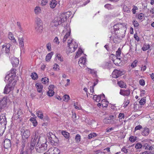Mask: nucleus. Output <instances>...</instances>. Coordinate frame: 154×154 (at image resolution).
<instances>
[{
    "mask_svg": "<svg viewBox=\"0 0 154 154\" xmlns=\"http://www.w3.org/2000/svg\"><path fill=\"white\" fill-rule=\"evenodd\" d=\"M70 12L68 11L65 13H62L59 16L56 17L51 23L50 28L51 31H54L57 28L58 26L66 21L71 15Z\"/></svg>",
    "mask_w": 154,
    "mask_h": 154,
    "instance_id": "1",
    "label": "nucleus"
},
{
    "mask_svg": "<svg viewBox=\"0 0 154 154\" xmlns=\"http://www.w3.org/2000/svg\"><path fill=\"white\" fill-rule=\"evenodd\" d=\"M126 24L125 23H117L113 26V31L112 33L116 35L118 37L122 36L126 29Z\"/></svg>",
    "mask_w": 154,
    "mask_h": 154,
    "instance_id": "2",
    "label": "nucleus"
},
{
    "mask_svg": "<svg viewBox=\"0 0 154 154\" xmlns=\"http://www.w3.org/2000/svg\"><path fill=\"white\" fill-rule=\"evenodd\" d=\"M38 144L35 146V149L37 152L41 153H44L45 150L47 149V144L45 143Z\"/></svg>",
    "mask_w": 154,
    "mask_h": 154,
    "instance_id": "3",
    "label": "nucleus"
},
{
    "mask_svg": "<svg viewBox=\"0 0 154 154\" xmlns=\"http://www.w3.org/2000/svg\"><path fill=\"white\" fill-rule=\"evenodd\" d=\"M70 41L69 40L68 41V46L69 49L67 50V52L72 53L75 51L78 47V45L77 43L75 42H72L70 43L69 42Z\"/></svg>",
    "mask_w": 154,
    "mask_h": 154,
    "instance_id": "4",
    "label": "nucleus"
},
{
    "mask_svg": "<svg viewBox=\"0 0 154 154\" xmlns=\"http://www.w3.org/2000/svg\"><path fill=\"white\" fill-rule=\"evenodd\" d=\"M33 137L31 141L34 142L35 143H37L36 145H38V144L40 143L42 140L45 139L44 137H41L39 136V134L37 132H35V133L33 134Z\"/></svg>",
    "mask_w": 154,
    "mask_h": 154,
    "instance_id": "5",
    "label": "nucleus"
},
{
    "mask_svg": "<svg viewBox=\"0 0 154 154\" xmlns=\"http://www.w3.org/2000/svg\"><path fill=\"white\" fill-rule=\"evenodd\" d=\"M64 33H65V34L63 37V42H65L66 41V39L70 35L71 29L69 26H66L64 28V29L62 32V33L64 35Z\"/></svg>",
    "mask_w": 154,
    "mask_h": 154,
    "instance_id": "6",
    "label": "nucleus"
},
{
    "mask_svg": "<svg viewBox=\"0 0 154 154\" xmlns=\"http://www.w3.org/2000/svg\"><path fill=\"white\" fill-rule=\"evenodd\" d=\"M21 134L23 139H27L30 135V131L27 129L23 128L21 129Z\"/></svg>",
    "mask_w": 154,
    "mask_h": 154,
    "instance_id": "7",
    "label": "nucleus"
},
{
    "mask_svg": "<svg viewBox=\"0 0 154 154\" xmlns=\"http://www.w3.org/2000/svg\"><path fill=\"white\" fill-rule=\"evenodd\" d=\"M16 70L15 69H12L11 70V73H9L6 75L5 81V80H9V82H10L12 81L13 78L15 76L16 74L15 72Z\"/></svg>",
    "mask_w": 154,
    "mask_h": 154,
    "instance_id": "8",
    "label": "nucleus"
},
{
    "mask_svg": "<svg viewBox=\"0 0 154 154\" xmlns=\"http://www.w3.org/2000/svg\"><path fill=\"white\" fill-rule=\"evenodd\" d=\"M47 136L50 142L57 143L58 139L54 134L51 132H49L47 134Z\"/></svg>",
    "mask_w": 154,
    "mask_h": 154,
    "instance_id": "9",
    "label": "nucleus"
},
{
    "mask_svg": "<svg viewBox=\"0 0 154 154\" xmlns=\"http://www.w3.org/2000/svg\"><path fill=\"white\" fill-rule=\"evenodd\" d=\"M49 154H60V150L57 148L52 147L49 148L48 151Z\"/></svg>",
    "mask_w": 154,
    "mask_h": 154,
    "instance_id": "10",
    "label": "nucleus"
},
{
    "mask_svg": "<svg viewBox=\"0 0 154 154\" xmlns=\"http://www.w3.org/2000/svg\"><path fill=\"white\" fill-rule=\"evenodd\" d=\"M123 74V72L121 70L115 69L112 73V77L116 79Z\"/></svg>",
    "mask_w": 154,
    "mask_h": 154,
    "instance_id": "11",
    "label": "nucleus"
},
{
    "mask_svg": "<svg viewBox=\"0 0 154 154\" xmlns=\"http://www.w3.org/2000/svg\"><path fill=\"white\" fill-rule=\"evenodd\" d=\"M14 89L13 87L11 86V83H10L7 85L5 88L4 93L5 94L9 93L11 91Z\"/></svg>",
    "mask_w": 154,
    "mask_h": 154,
    "instance_id": "12",
    "label": "nucleus"
},
{
    "mask_svg": "<svg viewBox=\"0 0 154 154\" xmlns=\"http://www.w3.org/2000/svg\"><path fill=\"white\" fill-rule=\"evenodd\" d=\"M6 98L4 97L0 100V112L6 106Z\"/></svg>",
    "mask_w": 154,
    "mask_h": 154,
    "instance_id": "13",
    "label": "nucleus"
},
{
    "mask_svg": "<svg viewBox=\"0 0 154 154\" xmlns=\"http://www.w3.org/2000/svg\"><path fill=\"white\" fill-rule=\"evenodd\" d=\"M79 64L81 67H84L86 63V58L85 57H82L79 60Z\"/></svg>",
    "mask_w": 154,
    "mask_h": 154,
    "instance_id": "14",
    "label": "nucleus"
},
{
    "mask_svg": "<svg viewBox=\"0 0 154 154\" xmlns=\"http://www.w3.org/2000/svg\"><path fill=\"white\" fill-rule=\"evenodd\" d=\"M6 120L5 116L2 114L0 116V125L2 126H4L6 125Z\"/></svg>",
    "mask_w": 154,
    "mask_h": 154,
    "instance_id": "15",
    "label": "nucleus"
},
{
    "mask_svg": "<svg viewBox=\"0 0 154 154\" xmlns=\"http://www.w3.org/2000/svg\"><path fill=\"white\" fill-rule=\"evenodd\" d=\"M12 64L13 67H16L19 63V59L15 57H13L11 58Z\"/></svg>",
    "mask_w": 154,
    "mask_h": 154,
    "instance_id": "16",
    "label": "nucleus"
},
{
    "mask_svg": "<svg viewBox=\"0 0 154 154\" xmlns=\"http://www.w3.org/2000/svg\"><path fill=\"white\" fill-rule=\"evenodd\" d=\"M11 145V143L10 140L6 139L4 141V147L5 149H8L10 147Z\"/></svg>",
    "mask_w": 154,
    "mask_h": 154,
    "instance_id": "17",
    "label": "nucleus"
},
{
    "mask_svg": "<svg viewBox=\"0 0 154 154\" xmlns=\"http://www.w3.org/2000/svg\"><path fill=\"white\" fill-rule=\"evenodd\" d=\"M22 112L21 109H19L17 111H15L13 117H15L17 118H19L21 117L22 114Z\"/></svg>",
    "mask_w": 154,
    "mask_h": 154,
    "instance_id": "18",
    "label": "nucleus"
},
{
    "mask_svg": "<svg viewBox=\"0 0 154 154\" xmlns=\"http://www.w3.org/2000/svg\"><path fill=\"white\" fill-rule=\"evenodd\" d=\"M150 130L149 128L145 127L141 131V134L143 136H147L149 134Z\"/></svg>",
    "mask_w": 154,
    "mask_h": 154,
    "instance_id": "19",
    "label": "nucleus"
},
{
    "mask_svg": "<svg viewBox=\"0 0 154 154\" xmlns=\"http://www.w3.org/2000/svg\"><path fill=\"white\" fill-rule=\"evenodd\" d=\"M119 94L123 96H128L130 94V91L129 89L126 90H120Z\"/></svg>",
    "mask_w": 154,
    "mask_h": 154,
    "instance_id": "20",
    "label": "nucleus"
},
{
    "mask_svg": "<svg viewBox=\"0 0 154 154\" xmlns=\"http://www.w3.org/2000/svg\"><path fill=\"white\" fill-rule=\"evenodd\" d=\"M35 86L38 91L41 93L43 89V85L40 83H37L36 84Z\"/></svg>",
    "mask_w": 154,
    "mask_h": 154,
    "instance_id": "21",
    "label": "nucleus"
},
{
    "mask_svg": "<svg viewBox=\"0 0 154 154\" xmlns=\"http://www.w3.org/2000/svg\"><path fill=\"white\" fill-rule=\"evenodd\" d=\"M101 98V95H94L93 97V100L97 102H99L100 101Z\"/></svg>",
    "mask_w": 154,
    "mask_h": 154,
    "instance_id": "22",
    "label": "nucleus"
},
{
    "mask_svg": "<svg viewBox=\"0 0 154 154\" xmlns=\"http://www.w3.org/2000/svg\"><path fill=\"white\" fill-rule=\"evenodd\" d=\"M24 39L23 38H19V43L20 46L21 47V50H23L24 47Z\"/></svg>",
    "mask_w": 154,
    "mask_h": 154,
    "instance_id": "23",
    "label": "nucleus"
},
{
    "mask_svg": "<svg viewBox=\"0 0 154 154\" xmlns=\"http://www.w3.org/2000/svg\"><path fill=\"white\" fill-rule=\"evenodd\" d=\"M57 4V2L55 0H51L50 3V7L52 8H54L56 6Z\"/></svg>",
    "mask_w": 154,
    "mask_h": 154,
    "instance_id": "24",
    "label": "nucleus"
},
{
    "mask_svg": "<svg viewBox=\"0 0 154 154\" xmlns=\"http://www.w3.org/2000/svg\"><path fill=\"white\" fill-rule=\"evenodd\" d=\"M118 85L120 87L122 88H126V84L123 81H120L118 82L117 83Z\"/></svg>",
    "mask_w": 154,
    "mask_h": 154,
    "instance_id": "25",
    "label": "nucleus"
},
{
    "mask_svg": "<svg viewBox=\"0 0 154 154\" xmlns=\"http://www.w3.org/2000/svg\"><path fill=\"white\" fill-rule=\"evenodd\" d=\"M43 27L42 25L37 26L35 27V30L38 32H41L42 31Z\"/></svg>",
    "mask_w": 154,
    "mask_h": 154,
    "instance_id": "26",
    "label": "nucleus"
},
{
    "mask_svg": "<svg viewBox=\"0 0 154 154\" xmlns=\"http://www.w3.org/2000/svg\"><path fill=\"white\" fill-rule=\"evenodd\" d=\"M8 37L12 41L14 42H16V39L14 36L13 35L11 32H9L8 35Z\"/></svg>",
    "mask_w": 154,
    "mask_h": 154,
    "instance_id": "27",
    "label": "nucleus"
},
{
    "mask_svg": "<svg viewBox=\"0 0 154 154\" xmlns=\"http://www.w3.org/2000/svg\"><path fill=\"white\" fill-rule=\"evenodd\" d=\"M36 115L40 119H42L43 117V115L42 111L41 110H38L36 112Z\"/></svg>",
    "mask_w": 154,
    "mask_h": 154,
    "instance_id": "28",
    "label": "nucleus"
},
{
    "mask_svg": "<svg viewBox=\"0 0 154 154\" xmlns=\"http://www.w3.org/2000/svg\"><path fill=\"white\" fill-rule=\"evenodd\" d=\"M53 55V52H51L49 53L46 56L45 60L47 61H48L51 59L52 56Z\"/></svg>",
    "mask_w": 154,
    "mask_h": 154,
    "instance_id": "29",
    "label": "nucleus"
},
{
    "mask_svg": "<svg viewBox=\"0 0 154 154\" xmlns=\"http://www.w3.org/2000/svg\"><path fill=\"white\" fill-rule=\"evenodd\" d=\"M121 54V51L120 48H119L116 51V55L117 59L120 60L121 58L120 57Z\"/></svg>",
    "mask_w": 154,
    "mask_h": 154,
    "instance_id": "30",
    "label": "nucleus"
},
{
    "mask_svg": "<svg viewBox=\"0 0 154 154\" xmlns=\"http://www.w3.org/2000/svg\"><path fill=\"white\" fill-rule=\"evenodd\" d=\"M83 53V51L81 49H79L78 51L77 52L75 56V58H77L79 57Z\"/></svg>",
    "mask_w": 154,
    "mask_h": 154,
    "instance_id": "31",
    "label": "nucleus"
},
{
    "mask_svg": "<svg viewBox=\"0 0 154 154\" xmlns=\"http://www.w3.org/2000/svg\"><path fill=\"white\" fill-rule=\"evenodd\" d=\"M34 12L36 14H38L41 12V10L40 7L36 6L34 9Z\"/></svg>",
    "mask_w": 154,
    "mask_h": 154,
    "instance_id": "32",
    "label": "nucleus"
},
{
    "mask_svg": "<svg viewBox=\"0 0 154 154\" xmlns=\"http://www.w3.org/2000/svg\"><path fill=\"white\" fill-rule=\"evenodd\" d=\"M101 104L103 107H106L108 104V102L105 99H103L101 101Z\"/></svg>",
    "mask_w": 154,
    "mask_h": 154,
    "instance_id": "33",
    "label": "nucleus"
},
{
    "mask_svg": "<svg viewBox=\"0 0 154 154\" xmlns=\"http://www.w3.org/2000/svg\"><path fill=\"white\" fill-rule=\"evenodd\" d=\"M27 143V140L23 139H22L21 142V147L22 148L21 149H23L24 147H25V144Z\"/></svg>",
    "mask_w": 154,
    "mask_h": 154,
    "instance_id": "34",
    "label": "nucleus"
},
{
    "mask_svg": "<svg viewBox=\"0 0 154 154\" xmlns=\"http://www.w3.org/2000/svg\"><path fill=\"white\" fill-rule=\"evenodd\" d=\"M88 71L90 72V73L92 75H96V71L94 69H91L89 68H87L86 69Z\"/></svg>",
    "mask_w": 154,
    "mask_h": 154,
    "instance_id": "35",
    "label": "nucleus"
},
{
    "mask_svg": "<svg viewBox=\"0 0 154 154\" xmlns=\"http://www.w3.org/2000/svg\"><path fill=\"white\" fill-rule=\"evenodd\" d=\"M36 23L37 24V26L39 25H42V21L41 19L38 17L36 18Z\"/></svg>",
    "mask_w": 154,
    "mask_h": 154,
    "instance_id": "36",
    "label": "nucleus"
},
{
    "mask_svg": "<svg viewBox=\"0 0 154 154\" xmlns=\"http://www.w3.org/2000/svg\"><path fill=\"white\" fill-rule=\"evenodd\" d=\"M103 122L104 123L106 124H109L111 122H112L111 120H110L109 118L107 117L105 118L103 120Z\"/></svg>",
    "mask_w": 154,
    "mask_h": 154,
    "instance_id": "37",
    "label": "nucleus"
},
{
    "mask_svg": "<svg viewBox=\"0 0 154 154\" xmlns=\"http://www.w3.org/2000/svg\"><path fill=\"white\" fill-rule=\"evenodd\" d=\"M48 79L46 77L42 78L41 80L42 83L44 84H46L47 83H48Z\"/></svg>",
    "mask_w": 154,
    "mask_h": 154,
    "instance_id": "38",
    "label": "nucleus"
},
{
    "mask_svg": "<svg viewBox=\"0 0 154 154\" xmlns=\"http://www.w3.org/2000/svg\"><path fill=\"white\" fill-rule=\"evenodd\" d=\"M150 46L149 44H146L144 45L142 49L143 51H146L149 48Z\"/></svg>",
    "mask_w": 154,
    "mask_h": 154,
    "instance_id": "39",
    "label": "nucleus"
},
{
    "mask_svg": "<svg viewBox=\"0 0 154 154\" xmlns=\"http://www.w3.org/2000/svg\"><path fill=\"white\" fill-rule=\"evenodd\" d=\"M17 28H18L20 31L22 32H23V30L21 27L20 23L19 22H17Z\"/></svg>",
    "mask_w": 154,
    "mask_h": 154,
    "instance_id": "40",
    "label": "nucleus"
},
{
    "mask_svg": "<svg viewBox=\"0 0 154 154\" xmlns=\"http://www.w3.org/2000/svg\"><path fill=\"white\" fill-rule=\"evenodd\" d=\"M62 134L66 138H68L69 137V134L67 132L62 131Z\"/></svg>",
    "mask_w": 154,
    "mask_h": 154,
    "instance_id": "41",
    "label": "nucleus"
},
{
    "mask_svg": "<svg viewBox=\"0 0 154 154\" xmlns=\"http://www.w3.org/2000/svg\"><path fill=\"white\" fill-rule=\"evenodd\" d=\"M104 7L108 10L111 9L113 8V6L111 4H107L105 5Z\"/></svg>",
    "mask_w": 154,
    "mask_h": 154,
    "instance_id": "42",
    "label": "nucleus"
},
{
    "mask_svg": "<svg viewBox=\"0 0 154 154\" xmlns=\"http://www.w3.org/2000/svg\"><path fill=\"white\" fill-rule=\"evenodd\" d=\"M63 98H64L63 100L66 102H67L68 101V100L70 99L69 96L67 94L64 95L63 96Z\"/></svg>",
    "mask_w": 154,
    "mask_h": 154,
    "instance_id": "43",
    "label": "nucleus"
},
{
    "mask_svg": "<svg viewBox=\"0 0 154 154\" xmlns=\"http://www.w3.org/2000/svg\"><path fill=\"white\" fill-rule=\"evenodd\" d=\"M31 76L32 78L34 80L36 79L38 77L37 74L35 72L32 73Z\"/></svg>",
    "mask_w": 154,
    "mask_h": 154,
    "instance_id": "44",
    "label": "nucleus"
},
{
    "mask_svg": "<svg viewBox=\"0 0 154 154\" xmlns=\"http://www.w3.org/2000/svg\"><path fill=\"white\" fill-rule=\"evenodd\" d=\"M97 136V134L95 133H91L88 135V138L91 139L93 137H95Z\"/></svg>",
    "mask_w": 154,
    "mask_h": 154,
    "instance_id": "45",
    "label": "nucleus"
},
{
    "mask_svg": "<svg viewBox=\"0 0 154 154\" xmlns=\"http://www.w3.org/2000/svg\"><path fill=\"white\" fill-rule=\"evenodd\" d=\"M54 93V91L53 90H51V91L48 90V91L47 92L48 95L50 97L53 96Z\"/></svg>",
    "mask_w": 154,
    "mask_h": 154,
    "instance_id": "46",
    "label": "nucleus"
},
{
    "mask_svg": "<svg viewBox=\"0 0 154 154\" xmlns=\"http://www.w3.org/2000/svg\"><path fill=\"white\" fill-rule=\"evenodd\" d=\"M109 117V118L110 120H111V121L112 122L116 118V115H112L110 116Z\"/></svg>",
    "mask_w": 154,
    "mask_h": 154,
    "instance_id": "47",
    "label": "nucleus"
},
{
    "mask_svg": "<svg viewBox=\"0 0 154 154\" xmlns=\"http://www.w3.org/2000/svg\"><path fill=\"white\" fill-rule=\"evenodd\" d=\"M143 145L140 143H137L136 144L135 146V147L137 149H140L142 147Z\"/></svg>",
    "mask_w": 154,
    "mask_h": 154,
    "instance_id": "48",
    "label": "nucleus"
},
{
    "mask_svg": "<svg viewBox=\"0 0 154 154\" xmlns=\"http://www.w3.org/2000/svg\"><path fill=\"white\" fill-rule=\"evenodd\" d=\"M53 69L55 70H57L59 69V66L57 64H55L53 68Z\"/></svg>",
    "mask_w": 154,
    "mask_h": 154,
    "instance_id": "49",
    "label": "nucleus"
},
{
    "mask_svg": "<svg viewBox=\"0 0 154 154\" xmlns=\"http://www.w3.org/2000/svg\"><path fill=\"white\" fill-rule=\"evenodd\" d=\"M57 59L60 61L62 62L63 61V57L60 54H57Z\"/></svg>",
    "mask_w": 154,
    "mask_h": 154,
    "instance_id": "50",
    "label": "nucleus"
},
{
    "mask_svg": "<svg viewBox=\"0 0 154 154\" xmlns=\"http://www.w3.org/2000/svg\"><path fill=\"white\" fill-rule=\"evenodd\" d=\"M81 137L80 135L77 134L76 135L75 137V139L77 142H79L80 141Z\"/></svg>",
    "mask_w": 154,
    "mask_h": 154,
    "instance_id": "51",
    "label": "nucleus"
},
{
    "mask_svg": "<svg viewBox=\"0 0 154 154\" xmlns=\"http://www.w3.org/2000/svg\"><path fill=\"white\" fill-rule=\"evenodd\" d=\"M35 144V143H34V142H32L31 141L30 147V149L31 150H32L34 149Z\"/></svg>",
    "mask_w": 154,
    "mask_h": 154,
    "instance_id": "52",
    "label": "nucleus"
},
{
    "mask_svg": "<svg viewBox=\"0 0 154 154\" xmlns=\"http://www.w3.org/2000/svg\"><path fill=\"white\" fill-rule=\"evenodd\" d=\"M124 118V115L123 113H120L119 115V118L120 119L122 120Z\"/></svg>",
    "mask_w": 154,
    "mask_h": 154,
    "instance_id": "53",
    "label": "nucleus"
},
{
    "mask_svg": "<svg viewBox=\"0 0 154 154\" xmlns=\"http://www.w3.org/2000/svg\"><path fill=\"white\" fill-rule=\"evenodd\" d=\"M48 3L47 0H42L41 1V4L42 6L45 5Z\"/></svg>",
    "mask_w": 154,
    "mask_h": 154,
    "instance_id": "54",
    "label": "nucleus"
},
{
    "mask_svg": "<svg viewBox=\"0 0 154 154\" xmlns=\"http://www.w3.org/2000/svg\"><path fill=\"white\" fill-rule=\"evenodd\" d=\"M142 126L140 125L137 126L135 128L134 131H136L138 130H140L141 129H142Z\"/></svg>",
    "mask_w": 154,
    "mask_h": 154,
    "instance_id": "55",
    "label": "nucleus"
},
{
    "mask_svg": "<svg viewBox=\"0 0 154 154\" xmlns=\"http://www.w3.org/2000/svg\"><path fill=\"white\" fill-rule=\"evenodd\" d=\"M129 103V100H125L123 103V106L125 108L128 105Z\"/></svg>",
    "mask_w": 154,
    "mask_h": 154,
    "instance_id": "56",
    "label": "nucleus"
},
{
    "mask_svg": "<svg viewBox=\"0 0 154 154\" xmlns=\"http://www.w3.org/2000/svg\"><path fill=\"white\" fill-rule=\"evenodd\" d=\"M153 152L150 151H145L140 153V154H153Z\"/></svg>",
    "mask_w": 154,
    "mask_h": 154,
    "instance_id": "57",
    "label": "nucleus"
},
{
    "mask_svg": "<svg viewBox=\"0 0 154 154\" xmlns=\"http://www.w3.org/2000/svg\"><path fill=\"white\" fill-rule=\"evenodd\" d=\"M47 48L49 51L51 50V44L50 43H48L46 45Z\"/></svg>",
    "mask_w": 154,
    "mask_h": 154,
    "instance_id": "58",
    "label": "nucleus"
},
{
    "mask_svg": "<svg viewBox=\"0 0 154 154\" xmlns=\"http://www.w3.org/2000/svg\"><path fill=\"white\" fill-rule=\"evenodd\" d=\"M145 99L142 98L140 100L139 103L141 105H143L145 103Z\"/></svg>",
    "mask_w": 154,
    "mask_h": 154,
    "instance_id": "59",
    "label": "nucleus"
},
{
    "mask_svg": "<svg viewBox=\"0 0 154 154\" xmlns=\"http://www.w3.org/2000/svg\"><path fill=\"white\" fill-rule=\"evenodd\" d=\"M150 146L147 143H146L143 145V148L146 149H148V147H149Z\"/></svg>",
    "mask_w": 154,
    "mask_h": 154,
    "instance_id": "60",
    "label": "nucleus"
},
{
    "mask_svg": "<svg viewBox=\"0 0 154 154\" xmlns=\"http://www.w3.org/2000/svg\"><path fill=\"white\" fill-rule=\"evenodd\" d=\"M121 151L125 153H127L128 152V149H126L125 146H124L122 147V148L121 149Z\"/></svg>",
    "mask_w": 154,
    "mask_h": 154,
    "instance_id": "61",
    "label": "nucleus"
},
{
    "mask_svg": "<svg viewBox=\"0 0 154 154\" xmlns=\"http://www.w3.org/2000/svg\"><path fill=\"white\" fill-rule=\"evenodd\" d=\"M133 24L135 27H137L139 26V24L138 23L136 20H134L133 22Z\"/></svg>",
    "mask_w": 154,
    "mask_h": 154,
    "instance_id": "62",
    "label": "nucleus"
},
{
    "mask_svg": "<svg viewBox=\"0 0 154 154\" xmlns=\"http://www.w3.org/2000/svg\"><path fill=\"white\" fill-rule=\"evenodd\" d=\"M139 83L140 85L142 86L144 85L145 84L144 81L143 79L140 80L139 81Z\"/></svg>",
    "mask_w": 154,
    "mask_h": 154,
    "instance_id": "63",
    "label": "nucleus"
},
{
    "mask_svg": "<svg viewBox=\"0 0 154 154\" xmlns=\"http://www.w3.org/2000/svg\"><path fill=\"white\" fill-rule=\"evenodd\" d=\"M137 62V61H136V60L134 61L132 63L131 66L133 68L135 67L136 66Z\"/></svg>",
    "mask_w": 154,
    "mask_h": 154,
    "instance_id": "64",
    "label": "nucleus"
}]
</instances>
